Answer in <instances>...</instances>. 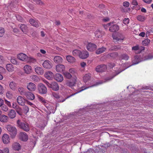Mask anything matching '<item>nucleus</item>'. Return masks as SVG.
I'll return each mask as SVG.
<instances>
[{"instance_id":"obj_1","label":"nucleus","mask_w":153,"mask_h":153,"mask_svg":"<svg viewBox=\"0 0 153 153\" xmlns=\"http://www.w3.org/2000/svg\"><path fill=\"white\" fill-rule=\"evenodd\" d=\"M18 126L21 128L26 131H28L30 130L28 124L25 123L21 122L20 120H18L17 122Z\"/></svg>"},{"instance_id":"obj_2","label":"nucleus","mask_w":153,"mask_h":153,"mask_svg":"<svg viewBox=\"0 0 153 153\" xmlns=\"http://www.w3.org/2000/svg\"><path fill=\"white\" fill-rule=\"evenodd\" d=\"M7 129L12 137H14L16 136L17 131L15 127L10 125H8L7 126Z\"/></svg>"},{"instance_id":"obj_3","label":"nucleus","mask_w":153,"mask_h":153,"mask_svg":"<svg viewBox=\"0 0 153 153\" xmlns=\"http://www.w3.org/2000/svg\"><path fill=\"white\" fill-rule=\"evenodd\" d=\"M38 90L39 93L41 94H46L47 92V88L43 84L40 83L38 86Z\"/></svg>"},{"instance_id":"obj_4","label":"nucleus","mask_w":153,"mask_h":153,"mask_svg":"<svg viewBox=\"0 0 153 153\" xmlns=\"http://www.w3.org/2000/svg\"><path fill=\"white\" fill-rule=\"evenodd\" d=\"M42 65L45 68L49 69L52 67L53 65L52 62L51 61L46 60L43 63Z\"/></svg>"},{"instance_id":"obj_5","label":"nucleus","mask_w":153,"mask_h":153,"mask_svg":"<svg viewBox=\"0 0 153 153\" xmlns=\"http://www.w3.org/2000/svg\"><path fill=\"white\" fill-rule=\"evenodd\" d=\"M107 69V66L104 64H101L98 65L96 68V70L98 72H103Z\"/></svg>"},{"instance_id":"obj_6","label":"nucleus","mask_w":153,"mask_h":153,"mask_svg":"<svg viewBox=\"0 0 153 153\" xmlns=\"http://www.w3.org/2000/svg\"><path fill=\"white\" fill-rule=\"evenodd\" d=\"M27 89L31 91H35L36 89V85L33 82H30L27 83Z\"/></svg>"},{"instance_id":"obj_7","label":"nucleus","mask_w":153,"mask_h":153,"mask_svg":"<svg viewBox=\"0 0 153 153\" xmlns=\"http://www.w3.org/2000/svg\"><path fill=\"white\" fill-rule=\"evenodd\" d=\"M141 61L140 56L139 55H136L132 58V62L133 65L137 64Z\"/></svg>"},{"instance_id":"obj_8","label":"nucleus","mask_w":153,"mask_h":153,"mask_svg":"<svg viewBox=\"0 0 153 153\" xmlns=\"http://www.w3.org/2000/svg\"><path fill=\"white\" fill-rule=\"evenodd\" d=\"M30 24L33 26L36 27H39L40 26V23L37 20L30 19L29 20Z\"/></svg>"},{"instance_id":"obj_9","label":"nucleus","mask_w":153,"mask_h":153,"mask_svg":"<svg viewBox=\"0 0 153 153\" xmlns=\"http://www.w3.org/2000/svg\"><path fill=\"white\" fill-rule=\"evenodd\" d=\"M112 37L114 41L116 40V41H118L120 42H122L124 38L122 34H118L117 36L113 35Z\"/></svg>"},{"instance_id":"obj_10","label":"nucleus","mask_w":153,"mask_h":153,"mask_svg":"<svg viewBox=\"0 0 153 153\" xmlns=\"http://www.w3.org/2000/svg\"><path fill=\"white\" fill-rule=\"evenodd\" d=\"M97 48L96 45L91 43H89L87 45V50L89 51H93L96 49Z\"/></svg>"},{"instance_id":"obj_11","label":"nucleus","mask_w":153,"mask_h":153,"mask_svg":"<svg viewBox=\"0 0 153 153\" xmlns=\"http://www.w3.org/2000/svg\"><path fill=\"white\" fill-rule=\"evenodd\" d=\"M119 26L117 24L111 25L109 28V30L111 32H116L119 30Z\"/></svg>"},{"instance_id":"obj_12","label":"nucleus","mask_w":153,"mask_h":153,"mask_svg":"<svg viewBox=\"0 0 153 153\" xmlns=\"http://www.w3.org/2000/svg\"><path fill=\"white\" fill-rule=\"evenodd\" d=\"M18 103L20 105L24 106L25 103V100L22 97L19 96L17 99Z\"/></svg>"},{"instance_id":"obj_13","label":"nucleus","mask_w":153,"mask_h":153,"mask_svg":"<svg viewBox=\"0 0 153 153\" xmlns=\"http://www.w3.org/2000/svg\"><path fill=\"white\" fill-rule=\"evenodd\" d=\"M65 66L62 64H58L56 66V70L57 72H61L65 70Z\"/></svg>"},{"instance_id":"obj_14","label":"nucleus","mask_w":153,"mask_h":153,"mask_svg":"<svg viewBox=\"0 0 153 153\" xmlns=\"http://www.w3.org/2000/svg\"><path fill=\"white\" fill-rule=\"evenodd\" d=\"M20 139L23 141H26L28 139V136L27 134L24 132H21L19 134Z\"/></svg>"},{"instance_id":"obj_15","label":"nucleus","mask_w":153,"mask_h":153,"mask_svg":"<svg viewBox=\"0 0 153 153\" xmlns=\"http://www.w3.org/2000/svg\"><path fill=\"white\" fill-rule=\"evenodd\" d=\"M45 76L48 79L51 80L53 77L54 75L52 72L48 71L45 74Z\"/></svg>"},{"instance_id":"obj_16","label":"nucleus","mask_w":153,"mask_h":153,"mask_svg":"<svg viewBox=\"0 0 153 153\" xmlns=\"http://www.w3.org/2000/svg\"><path fill=\"white\" fill-rule=\"evenodd\" d=\"M17 58L20 60L25 61L27 60L28 58V57L25 54L23 53H21L18 55Z\"/></svg>"},{"instance_id":"obj_17","label":"nucleus","mask_w":153,"mask_h":153,"mask_svg":"<svg viewBox=\"0 0 153 153\" xmlns=\"http://www.w3.org/2000/svg\"><path fill=\"white\" fill-rule=\"evenodd\" d=\"M49 87L51 88L53 90L56 91H58L59 88L58 84L55 82H52L50 84V86Z\"/></svg>"},{"instance_id":"obj_18","label":"nucleus","mask_w":153,"mask_h":153,"mask_svg":"<svg viewBox=\"0 0 153 153\" xmlns=\"http://www.w3.org/2000/svg\"><path fill=\"white\" fill-rule=\"evenodd\" d=\"M89 56V54L87 51H83L81 52L79 57L82 59L87 58Z\"/></svg>"},{"instance_id":"obj_19","label":"nucleus","mask_w":153,"mask_h":153,"mask_svg":"<svg viewBox=\"0 0 153 153\" xmlns=\"http://www.w3.org/2000/svg\"><path fill=\"white\" fill-rule=\"evenodd\" d=\"M24 70L25 73L27 74H30L32 72V68L29 65H25L24 67Z\"/></svg>"},{"instance_id":"obj_20","label":"nucleus","mask_w":153,"mask_h":153,"mask_svg":"<svg viewBox=\"0 0 153 153\" xmlns=\"http://www.w3.org/2000/svg\"><path fill=\"white\" fill-rule=\"evenodd\" d=\"M2 140L4 144H7L10 142V138L9 136L7 134H4L2 137Z\"/></svg>"},{"instance_id":"obj_21","label":"nucleus","mask_w":153,"mask_h":153,"mask_svg":"<svg viewBox=\"0 0 153 153\" xmlns=\"http://www.w3.org/2000/svg\"><path fill=\"white\" fill-rule=\"evenodd\" d=\"M76 77H75L72 79V82L69 81L67 82L66 83L67 85L71 88L74 86L76 83Z\"/></svg>"},{"instance_id":"obj_22","label":"nucleus","mask_w":153,"mask_h":153,"mask_svg":"<svg viewBox=\"0 0 153 153\" xmlns=\"http://www.w3.org/2000/svg\"><path fill=\"white\" fill-rule=\"evenodd\" d=\"M17 84L13 81L11 82L9 84V87L13 91H15L17 88Z\"/></svg>"},{"instance_id":"obj_23","label":"nucleus","mask_w":153,"mask_h":153,"mask_svg":"<svg viewBox=\"0 0 153 153\" xmlns=\"http://www.w3.org/2000/svg\"><path fill=\"white\" fill-rule=\"evenodd\" d=\"M25 96L28 99L30 100H33L35 98L34 94L30 92L26 93Z\"/></svg>"},{"instance_id":"obj_24","label":"nucleus","mask_w":153,"mask_h":153,"mask_svg":"<svg viewBox=\"0 0 153 153\" xmlns=\"http://www.w3.org/2000/svg\"><path fill=\"white\" fill-rule=\"evenodd\" d=\"M55 79L58 82H61L63 79V78L62 75L59 74H56L54 77Z\"/></svg>"},{"instance_id":"obj_25","label":"nucleus","mask_w":153,"mask_h":153,"mask_svg":"<svg viewBox=\"0 0 153 153\" xmlns=\"http://www.w3.org/2000/svg\"><path fill=\"white\" fill-rule=\"evenodd\" d=\"M91 77V74L89 73L86 74L83 76V80L85 82H86L90 80Z\"/></svg>"},{"instance_id":"obj_26","label":"nucleus","mask_w":153,"mask_h":153,"mask_svg":"<svg viewBox=\"0 0 153 153\" xmlns=\"http://www.w3.org/2000/svg\"><path fill=\"white\" fill-rule=\"evenodd\" d=\"M6 69L9 72H12L14 70V67L11 64H8L6 65Z\"/></svg>"},{"instance_id":"obj_27","label":"nucleus","mask_w":153,"mask_h":153,"mask_svg":"<svg viewBox=\"0 0 153 153\" xmlns=\"http://www.w3.org/2000/svg\"><path fill=\"white\" fill-rule=\"evenodd\" d=\"M104 32L99 30H97L95 33V36L97 38H100L104 35Z\"/></svg>"},{"instance_id":"obj_28","label":"nucleus","mask_w":153,"mask_h":153,"mask_svg":"<svg viewBox=\"0 0 153 153\" xmlns=\"http://www.w3.org/2000/svg\"><path fill=\"white\" fill-rule=\"evenodd\" d=\"M35 71L39 74L42 75L44 73V71L42 68L36 67L35 68Z\"/></svg>"},{"instance_id":"obj_29","label":"nucleus","mask_w":153,"mask_h":153,"mask_svg":"<svg viewBox=\"0 0 153 153\" xmlns=\"http://www.w3.org/2000/svg\"><path fill=\"white\" fill-rule=\"evenodd\" d=\"M54 62L56 63H61L62 62V59L60 56H56L53 59Z\"/></svg>"},{"instance_id":"obj_30","label":"nucleus","mask_w":153,"mask_h":153,"mask_svg":"<svg viewBox=\"0 0 153 153\" xmlns=\"http://www.w3.org/2000/svg\"><path fill=\"white\" fill-rule=\"evenodd\" d=\"M106 48L102 47L98 49L96 51V53L97 54H99L104 52L106 50Z\"/></svg>"},{"instance_id":"obj_31","label":"nucleus","mask_w":153,"mask_h":153,"mask_svg":"<svg viewBox=\"0 0 153 153\" xmlns=\"http://www.w3.org/2000/svg\"><path fill=\"white\" fill-rule=\"evenodd\" d=\"M16 113L14 110L11 109L8 114L9 117L11 119L14 118L16 116Z\"/></svg>"},{"instance_id":"obj_32","label":"nucleus","mask_w":153,"mask_h":153,"mask_svg":"<svg viewBox=\"0 0 153 153\" xmlns=\"http://www.w3.org/2000/svg\"><path fill=\"white\" fill-rule=\"evenodd\" d=\"M13 149L15 150H19L21 148L20 145L18 143H16L13 145Z\"/></svg>"},{"instance_id":"obj_33","label":"nucleus","mask_w":153,"mask_h":153,"mask_svg":"<svg viewBox=\"0 0 153 153\" xmlns=\"http://www.w3.org/2000/svg\"><path fill=\"white\" fill-rule=\"evenodd\" d=\"M20 28L22 31L24 33H25L27 31V26L25 24H21L20 26Z\"/></svg>"},{"instance_id":"obj_34","label":"nucleus","mask_w":153,"mask_h":153,"mask_svg":"<svg viewBox=\"0 0 153 153\" xmlns=\"http://www.w3.org/2000/svg\"><path fill=\"white\" fill-rule=\"evenodd\" d=\"M66 59L70 63H73L75 61V59L74 57L69 55L66 56Z\"/></svg>"},{"instance_id":"obj_35","label":"nucleus","mask_w":153,"mask_h":153,"mask_svg":"<svg viewBox=\"0 0 153 153\" xmlns=\"http://www.w3.org/2000/svg\"><path fill=\"white\" fill-rule=\"evenodd\" d=\"M120 59L121 60H127L129 59V57L126 54H123L121 55L119 57Z\"/></svg>"},{"instance_id":"obj_36","label":"nucleus","mask_w":153,"mask_h":153,"mask_svg":"<svg viewBox=\"0 0 153 153\" xmlns=\"http://www.w3.org/2000/svg\"><path fill=\"white\" fill-rule=\"evenodd\" d=\"M30 78L32 81L36 82H38L39 80V77L36 75H32L30 76Z\"/></svg>"},{"instance_id":"obj_37","label":"nucleus","mask_w":153,"mask_h":153,"mask_svg":"<svg viewBox=\"0 0 153 153\" xmlns=\"http://www.w3.org/2000/svg\"><path fill=\"white\" fill-rule=\"evenodd\" d=\"M8 117L5 115H2L0 117V121L3 122H6L7 121Z\"/></svg>"},{"instance_id":"obj_38","label":"nucleus","mask_w":153,"mask_h":153,"mask_svg":"<svg viewBox=\"0 0 153 153\" xmlns=\"http://www.w3.org/2000/svg\"><path fill=\"white\" fill-rule=\"evenodd\" d=\"M81 51L78 50H75L73 52V54L74 56H79L80 55Z\"/></svg>"},{"instance_id":"obj_39","label":"nucleus","mask_w":153,"mask_h":153,"mask_svg":"<svg viewBox=\"0 0 153 153\" xmlns=\"http://www.w3.org/2000/svg\"><path fill=\"white\" fill-rule=\"evenodd\" d=\"M37 97L39 100L42 103L45 104L47 103L46 100L41 96L38 95Z\"/></svg>"},{"instance_id":"obj_40","label":"nucleus","mask_w":153,"mask_h":153,"mask_svg":"<svg viewBox=\"0 0 153 153\" xmlns=\"http://www.w3.org/2000/svg\"><path fill=\"white\" fill-rule=\"evenodd\" d=\"M18 91L20 94L22 95H25L26 93L24 88L22 87H19L18 88Z\"/></svg>"},{"instance_id":"obj_41","label":"nucleus","mask_w":153,"mask_h":153,"mask_svg":"<svg viewBox=\"0 0 153 153\" xmlns=\"http://www.w3.org/2000/svg\"><path fill=\"white\" fill-rule=\"evenodd\" d=\"M121 47L119 45H112L110 48V49L111 50H114L116 51L118 49L121 48Z\"/></svg>"},{"instance_id":"obj_42","label":"nucleus","mask_w":153,"mask_h":153,"mask_svg":"<svg viewBox=\"0 0 153 153\" xmlns=\"http://www.w3.org/2000/svg\"><path fill=\"white\" fill-rule=\"evenodd\" d=\"M150 42V40L148 39H146L143 41L142 43L143 45L146 46L149 44Z\"/></svg>"},{"instance_id":"obj_43","label":"nucleus","mask_w":153,"mask_h":153,"mask_svg":"<svg viewBox=\"0 0 153 153\" xmlns=\"http://www.w3.org/2000/svg\"><path fill=\"white\" fill-rule=\"evenodd\" d=\"M63 74L65 77L68 79L71 78L72 77L71 75L70 74V73L67 72H64L63 73Z\"/></svg>"},{"instance_id":"obj_44","label":"nucleus","mask_w":153,"mask_h":153,"mask_svg":"<svg viewBox=\"0 0 153 153\" xmlns=\"http://www.w3.org/2000/svg\"><path fill=\"white\" fill-rule=\"evenodd\" d=\"M109 56L113 58H115L118 56V53L117 52H114L110 53L108 54Z\"/></svg>"},{"instance_id":"obj_45","label":"nucleus","mask_w":153,"mask_h":153,"mask_svg":"<svg viewBox=\"0 0 153 153\" xmlns=\"http://www.w3.org/2000/svg\"><path fill=\"white\" fill-rule=\"evenodd\" d=\"M9 149L7 147L5 148L2 149H0V153H9Z\"/></svg>"},{"instance_id":"obj_46","label":"nucleus","mask_w":153,"mask_h":153,"mask_svg":"<svg viewBox=\"0 0 153 153\" xmlns=\"http://www.w3.org/2000/svg\"><path fill=\"white\" fill-rule=\"evenodd\" d=\"M137 19L139 21L143 22L145 19V17L143 16L139 15L137 17Z\"/></svg>"},{"instance_id":"obj_47","label":"nucleus","mask_w":153,"mask_h":153,"mask_svg":"<svg viewBox=\"0 0 153 153\" xmlns=\"http://www.w3.org/2000/svg\"><path fill=\"white\" fill-rule=\"evenodd\" d=\"M101 84V83H99V82H97L96 83V84H94V85H93L91 86H90V87H86V88H85L84 87H80V88H81L82 89H81L80 91H82L84 90H85L87 88H88L90 87H93L94 86H97L98 85H99V84Z\"/></svg>"},{"instance_id":"obj_48","label":"nucleus","mask_w":153,"mask_h":153,"mask_svg":"<svg viewBox=\"0 0 153 153\" xmlns=\"http://www.w3.org/2000/svg\"><path fill=\"white\" fill-rule=\"evenodd\" d=\"M0 107L2 110L4 111H7L8 110V108L4 104H3Z\"/></svg>"},{"instance_id":"obj_49","label":"nucleus","mask_w":153,"mask_h":153,"mask_svg":"<svg viewBox=\"0 0 153 153\" xmlns=\"http://www.w3.org/2000/svg\"><path fill=\"white\" fill-rule=\"evenodd\" d=\"M4 28L0 27V37H2L4 35Z\"/></svg>"},{"instance_id":"obj_50","label":"nucleus","mask_w":153,"mask_h":153,"mask_svg":"<svg viewBox=\"0 0 153 153\" xmlns=\"http://www.w3.org/2000/svg\"><path fill=\"white\" fill-rule=\"evenodd\" d=\"M10 61L11 62L15 65H16L17 63V62L15 58L14 57H12Z\"/></svg>"},{"instance_id":"obj_51","label":"nucleus","mask_w":153,"mask_h":153,"mask_svg":"<svg viewBox=\"0 0 153 153\" xmlns=\"http://www.w3.org/2000/svg\"><path fill=\"white\" fill-rule=\"evenodd\" d=\"M112 24V22H110L107 24L103 25V26L105 29H108V27H110V26Z\"/></svg>"},{"instance_id":"obj_52","label":"nucleus","mask_w":153,"mask_h":153,"mask_svg":"<svg viewBox=\"0 0 153 153\" xmlns=\"http://www.w3.org/2000/svg\"><path fill=\"white\" fill-rule=\"evenodd\" d=\"M129 19L128 18H124L123 20V23L125 25H126L128 24L129 23Z\"/></svg>"},{"instance_id":"obj_53","label":"nucleus","mask_w":153,"mask_h":153,"mask_svg":"<svg viewBox=\"0 0 153 153\" xmlns=\"http://www.w3.org/2000/svg\"><path fill=\"white\" fill-rule=\"evenodd\" d=\"M33 1L37 4H39L40 5L43 4L40 0H33Z\"/></svg>"},{"instance_id":"obj_54","label":"nucleus","mask_w":153,"mask_h":153,"mask_svg":"<svg viewBox=\"0 0 153 153\" xmlns=\"http://www.w3.org/2000/svg\"><path fill=\"white\" fill-rule=\"evenodd\" d=\"M12 94L11 92L10 91H8L6 93V97L9 98H11L12 96Z\"/></svg>"},{"instance_id":"obj_55","label":"nucleus","mask_w":153,"mask_h":153,"mask_svg":"<svg viewBox=\"0 0 153 153\" xmlns=\"http://www.w3.org/2000/svg\"><path fill=\"white\" fill-rule=\"evenodd\" d=\"M119 73H120L119 72L117 73H116V74H115V75L113 76H110V77H108L106 79V80L108 81V80H111L112 79L114 78L115 76H116V75H118Z\"/></svg>"},{"instance_id":"obj_56","label":"nucleus","mask_w":153,"mask_h":153,"mask_svg":"<svg viewBox=\"0 0 153 153\" xmlns=\"http://www.w3.org/2000/svg\"><path fill=\"white\" fill-rule=\"evenodd\" d=\"M52 94V96L54 98H56V99H58L59 98V97L58 94L56 93L53 92Z\"/></svg>"},{"instance_id":"obj_57","label":"nucleus","mask_w":153,"mask_h":153,"mask_svg":"<svg viewBox=\"0 0 153 153\" xmlns=\"http://www.w3.org/2000/svg\"><path fill=\"white\" fill-rule=\"evenodd\" d=\"M69 71L70 73L72 74H74L76 73V71L74 69L72 68L69 70Z\"/></svg>"},{"instance_id":"obj_58","label":"nucleus","mask_w":153,"mask_h":153,"mask_svg":"<svg viewBox=\"0 0 153 153\" xmlns=\"http://www.w3.org/2000/svg\"><path fill=\"white\" fill-rule=\"evenodd\" d=\"M29 60L30 62L33 63H34L36 62V60L32 57H30Z\"/></svg>"},{"instance_id":"obj_59","label":"nucleus","mask_w":153,"mask_h":153,"mask_svg":"<svg viewBox=\"0 0 153 153\" xmlns=\"http://www.w3.org/2000/svg\"><path fill=\"white\" fill-rule=\"evenodd\" d=\"M15 109H16V112L19 114L20 113H21L22 111V108L19 107V106H18V107H17Z\"/></svg>"},{"instance_id":"obj_60","label":"nucleus","mask_w":153,"mask_h":153,"mask_svg":"<svg viewBox=\"0 0 153 153\" xmlns=\"http://www.w3.org/2000/svg\"><path fill=\"white\" fill-rule=\"evenodd\" d=\"M5 103L7 104L9 107H11V105L10 102L6 100H4Z\"/></svg>"},{"instance_id":"obj_61","label":"nucleus","mask_w":153,"mask_h":153,"mask_svg":"<svg viewBox=\"0 0 153 153\" xmlns=\"http://www.w3.org/2000/svg\"><path fill=\"white\" fill-rule=\"evenodd\" d=\"M5 69L4 68L0 66V73L2 74L3 73H4L5 72Z\"/></svg>"},{"instance_id":"obj_62","label":"nucleus","mask_w":153,"mask_h":153,"mask_svg":"<svg viewBox=\"0 0 153 153\" xmlns=\"http://www.w3.org/2000/svg\"><path fill=\"white\" fill-rule=\"evenodd\" d=\"M27 104L30 105L32 107L35 108L36 107L35 105H34L33 103L27 101Z\"/></svg>"},{"instance_id":"obj_63","label":"nucleus","mask_w":153,"mask_h":153,"mask_svg":"<svg viewBox=\"0 0 153 153\" xmlns=\"http://www.w3.org/2000/svg\"><path fill=\"white\" fill-rule=\"evenodd\" d=\"M153 33V28H152L150 29L149 31H148L146 32V35H149V33Z\"/></svg>"},{"instance_id":"obj_64","label":"nucleus","mask_w":153,"mask_h":153,"mask_svg":"<svg viewBox=\"0 0 153 153\" xmlns=\"http://www.w3.org/2000/svg\"><path fill=\"white\" fill-rule=\"evenodd\" d=\"M129 5V3L128 1H125L123 3V5L125 7H128Z\"/></svg>"}]
</instances>
